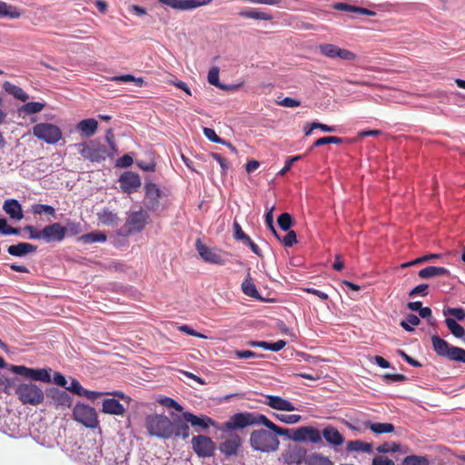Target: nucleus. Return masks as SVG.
<instances>
[{"label":"nucleus","instance_id":"dca6fc26","mask_svg":"<svg viewBox=\"0 0 465 465\" xmlns=\"http://www.w3.org/2000/svg\"><path fill=\"white\" fill-rule=\"evenodd\" d=\"M144 206L150 211H157L160 207L161 190L155 183H146L144 186Z\"/></svg>","mask_w":465,"mask_h":465},{"label":"nucleus","instance_id":"de8ad7c7","mask_svg":"<svg viewBox=\"0 0 465 465\" xmlns=\"http://www.w3.org/2000/svg\"><path fill=\"white\" fill-rule=\"evenodd\" d=\"M31 211L34 214L46 213L50 216L55 215V209L48 204L35 203L31 206Z\"/></svg>","mask_w":465,"mask_h":465},{"label":"nucleus","instance_id":"79ce46f5","mask_svg":"<svg viewBox=\"0 0 465 465\" xmlns=\"http://www.w3.org/2000/svg\"><path fill=\"white\" fill-rule=\"evenodd\" d=\"M305 465H333V463L328 457L315 452L306 457Z\"/></svg>","mask_w":465,"mask_h":465},{"label":"nucleus","instance_id":"e433bc0d","mask_svg":"<svg viewBox=\"0 0 465 465\" xmlns=\"http://www.w3.org/2000/svg\"><path fill=\"white\" fill-rule=\"evenodd\" d=\"M242 291L245 295L249 297L261 299L260 294L256 289L255 284L253 283L252 279L251 278L250 273L247 274V277L242 283Z\"/></svg>","mask_w":465,"mask_h":465},{"label":"nucleus","instance_id":"72a5a7b5","mask_svg":"<svg viewBox=\"0 0 465 465\" xmlns=\"http://www.w3.org/2000/svg\"><path fill=\"white\" fill-rule=\"evenodd\" d=\"M3 87L7 94L22 102H25L29 98L28 94L21 87L10 82H5Z\"/></svg>","mask_w":465,"mask_h":465},{"label":"nucleus","instance_id":"0eeeda50","mask_svg":"<svg viewBox=\"0 0 465 465\" xmlns=\"http://www.w3.org/2000/svg\"><path fill=\"white\" fill-rule=\"evenodd\" d=\"M34 135L48 144H54L62 138V131L53 124L40 123L33 127Z\"/></svg>","mask_w":465,"mask_h":465},{"label":"nucleus","instance_id":"69168bd1","mask_svg":"<svg viewBox=\"0 0 465 465\" xmlns=\"http://www.w3.org/2000/svg\"><path fill=\"white\" fill-rule=\"evenodd\" d=\"M287 234L281 239L285 247H292L297 242L296 232L294 231H287Z\"/></svg>","mask_w":465,"mask_h":465},{"label":"nucleus","instance_id":"864d4df0","mask_svg":"<svg viewBox=\"0 0 465 465\" xmlns=\"http://www.w3.org/2000/svg\"><path fill=\"white\" fill-rule=\"evenodd\" d=\"M0 233L3 235H18L20 230L8 225L6 219L0 218Z\"/></svg>","mask_w":465,"mask_h":465},{"label":"nucleus","instance_id":"c756f323","mask_svg":"<svg viewBox=\"0 0 465 465\" xmlns=\"http://www.w3.org/2000/svg\"><path fill=\"white\" fill-rule=\"evenodd\" d=\"M187 423L180 417L172 421V437L187 439L190 435V428Z\"/></svg>","mask_w":465,"mask_h":465},{"label":"nucleus","instance_id":"680f3d73","mask_svg":"<svg viewBox=\"0 0 465 465\" xmlns=\"http://www.w3.org/2000/svg\"><path fill=\"white\" fill-rule=\"evenodd\" d=\"M232 228L233 236L236 240L242 242L249 241V236L242 231L241 225L237 222L233 223Z\"/></svg>","mask_w":465,"mask_h":465},{"label":"nucleus","instance_id":"f704fd0d","mask_svg":"<svg viewBox=\"0 0 465 465\" xmlns=\"http://www.w3.org/2000/svg\"><path fill=\"white\" fill-rule=\"evenodd\" d=\"M207 79L210 84L219 87L222 90H235L237 88L235 85H226L220 83L218 67H212L210 69Z\"/></svg>","mask_w":465,"mask_h":465},{"label":"nucleus","instance_id":"5701e85b","mask_svg":"<svg viewBox=\"0 0 465 465\" xmlns=\"http://www.w3.org/2000/svg\"><path fill=\"white\" fill-rule=\"evenodd\" d=\"M3 210L12 220L20 221L24 218L22 205L15 199L5 200Z\"/></svg>","mask_w":465,"mask_h":465},{"label":"nucleus","instance_id":"393cba45","mask_svg":"<svg viewBox=\"0 0 465 465\" xmlns=\"http://www.w3.org/2000/svg\"><path fill=\"white\" fill-rule=\"evenodd\" d=\"M321 434L322 439L323 438L330 445L337 447L344 442L343 436L335 427L327 426L321 431Z\"/></svg>","mask_w":465,"mask_h":465},{"label":"nucleus","instance_id":"20e7f679","mask_svg":"<svg viewBox=\"0 0 465 465\" xmlns=\"http://www.w3.org/2000/svg\"><path fill=\"white\" fill-rule=\"evenodd\" d=\"M253 450L261 452H273L279 449L280 441L272 430L264 429L253 430L250 436Z\"/></svg>","mask_w":465,"mask_h":465},{"label":"nucleus","instance_id":"2f4dec72","mask_svg":"<svg viewBox=\"0 0 465 465\" xmlns=\"http://www.w3.org/2000/svg\"><path fill=\"white\" fill-rule=\"evenodd\" d=\"M333 8L339 11L353 12L358 15H364L368 16H374L376 13L367 8L351 5L346 3H336L333 5Z\"/></svg>","mask_w":465,"mask_h":465},{"label":"nucleus","instance_id":"6e6552de","mask_svg":"<svg viewBox=\"0 0 465 465\" xmlns=\"http://www.w3.org/2000/svg\"><path fill=\"white\" fill-rule=\"evenodd\" d=\"M147 219L148 215L144 211L131 212L126 218L124 227L120 230L119 234L126 236L143 231Z\"/></svg>","mask_w":465,"mask_h":465},{"label":"nucleus","instance_id":"6ab92c4d","mask_svg":"<svg viewBox=\"0 0 465 465\" xmlns=\"http://www.w3.org/2000/svg\"><path fill=\"white\" fill-rule=\"evenodd\" d=\"M183 418L186 422L194 427L196 431L207 430L210 426L214 425L213 420L206 415L197 416L192 412L184 411L183 412Z\"/></svg>","mask_w":465,"mask_h":465},{"label":"nucleus","instance_id":"a878e982","mask_svg":"<svg viewBox=\"0 0 465 465\" xmlns=\"http://www.w3.org/2000/svg\"><path fill=\"white\" fill-rule=\"evenodd\" d=\"M98 128V122L94 118L84 119L76 125V130L80 132L82 137L93 136Z\"/></svg>","mask_w":465,"mask_h":465},{"label":"nucleus","instance_id":"f3484780","mask_svg":"<svg viewBox=\"0 0 465 465\" xmlns=\"http://www.w3.org/2000/svg\"><path fill=\"white\" fill-rule=\"evenodd\" d=\"M195 246L199 255L205 262L214 264H223L225 262V260L223 258L219 250L209 248L208 246L202 243L199 239L196 241Z\"/></svg>","mask_w":465,"mask_h":465},{"label":"nucleus","instance_id":"4468645a","mask_svg":"<svg viewBox=\"0 0 465 465\" xmlns=\"http://www.w3.org/2000/svg\"><path fill=\"white\" fill-rule=\"evenodd\" d=\"M306 450L301 446H290L282 453L281 460L287 465H301L306 459Z\"/></svg>","mask_w":465,"mask_h":465},{"label":"nucleus","instance_id":"052dcab7","mask_svg":"<svg viewBox=\"0 0 465 465\" xmlns=\"http://www.w3.org/2000/svg\"><path fill=\"white\" fill-rule=\"evenodd\" d=\"M203 134L205 135V137L210 140L211 142H213V143H221V144H225L226 143V141H224L223 139L220 138L215 131L212 128H208V127H204L203 128Z\"/></svg>","mask_w":465,"mask_h":465},{"label":"nucleus","instance_id":"37998d69","mask_svg":"<svg viewBox=\"0 0 465 465\" xmlns=\"http://www.w3.org/2000/svg\"><path fill=\"white\" fill-rule=\"evenodd\" d=\"M445 324L451 332V334L456 338L463 339L465 337L464 328L460 324H459L454 319L446 318Z\"/></svg>","mask_w":465,"mask_h":465},{"label":"nucleus","instance_id":"1a4fd4ad","mask_svg":"<svg viewBox=\"0 0 465 465\" xmlns=\"http://www.w3.org/2000/svg\"><path fill=\"white\" fill-rule=\"evenodd\" d=\"M74 419L91 429L98 427L99 420L95 410L88 405L77 403L73 410Z\"/></svg>","mask_w":465,"mask_h":465},{"label":"nucleus","instance_id":"5fc2aeb1","mask_svg":"<svg viewBox=\"0 0 465 465\" xmlns=\"http://www.w3.org/2000/svg\"><path fill=\"white\" fill-rule=\"evenodd\" d=\"M443 314L445 316L450 315V316L454 317L455 321L456 320L462 321L465 319V310L460 307H457V308L448 307L447 309H445L443 311Z\"/></svg>","mask_w":465,"mask_h":465},{"label":"nucleus","instance_id":"f03ea898","mask_svg":"<svg viewBox=\"0 0 465 465\" xmlns=\"http://www.w3.org/2000/svg\"><path fill=\"white\" fill-rule=\"evenodd\" d=\"M81 156L93 163H101L107 158H112L114 154L107 148L106 145L101 143L97 140H90L76 144Z\"/></svg>","mask_w":465,"mask_h":465},{"label":"nucleus","instance_id":"39448f33","mask_svg":"<svg viewBox=\"0 0 465 465\" xmlns=\"http://www.w3.org/2000/svg\"><path fill=\"white\" fill-rule=\"evenodd\" d=\"M15 393L24 405L38 406L45 401L43 390L33 382H23L15 387Z\"/></svg>","mask_w":465,"mask_h":465},{"label":"nucleus","instance_id":"a211bd4d","mask_svg":"<svg viewBox=\"0 0 465 465\" xmlns=\"http://www.w3.org/2000/svg\"><path fill=\"white\" fill-rule=\"evenodd\" d=\"M120 187L127 193H134L141 186L140 176L134 172H125L119 178Z\"/></svg>","mask_w":465,"mask_h":465},{"label":"nucleus","instance_id":"58836bf2","mask_svg":"<svg viewBox=\"0 0 465 465\" xmlns=\"http://www.w3.org/2000/svg\"><path fill=\"white\" fill-rule=\"evenodd\" d=\"M239 15L242 17L257 19V20L271 21L272 19V16L270 14L262 12L259 9L244 10V11L240 12Z\"/></svg>","mask_w":465,"mask_h":465},{"label":"nucleus","instance_id":"09e8293b","mask_svg":"<svg viewBox=\"0 0 465 465\" xmlns=\"http://www.w3.org/2000/svg\"><path fill=\"white\" fill-rule=\"evenodd\" d=\"M402 465H430V462L424 456L410 455L404 458Z\"/></svg>","mask_w":465,"mask_h":465},{"label":"nucleus","instance_id":"338daca9","mask_svg":"<svg viewBox=\"0 0 465 465\" xmlns=\"http://www.w3.org/2000/svg\"><path fill=\"white\" fill-rule=\"evenodd\" d=\"M29 233V239L31 240H41L43 239V230L38 231L33 225H26L24 229Z\"/></svg>","mask_w":465,"mask_h":465},{"label":"nucleus","instance_id":"603ef678","mask_svg":"<svg viewBox=\"0 0 465 465\" xmlns=\"http://www.w3.org/2000/svg\"><path fill=\"white\" fill-rule=\"evenodd\" d=\"M275 418L286 424H295L302 420V416L298 414H280L274 413Z\"/></svg>","mask_w":465,"mask_h":465},{"label":"nucleus","instance_id":"e2e57ef3","mask_svg":"<svg viewBox=\"0 0 465 465\" xmlns=\"http://www.w3.org/2000/svg\"><path fill=\"white\" fill-rule=\"evenodd\" d=\"M65 389L78 396H82L83 392H84V388L80 384V382L76 379H72L71 384L69 386H66Z\"/></svg>","mask_w":465,"mask_h":465},{"label":"nucleus","instance_id":"ddd939ff","mask_svg":"<svg viewBox=\"0 0 465 465\" xmlns=\"http://www.w3.org/2000/svg\"><path fill=\"white\" fill-rule=\"evenodd\" d=\"M320 53L331 59H341L345 61H352L356 58V54L350 50L340 48L333 44H321L318 46Z\"/></svg>","mask_w":465,"mask_h":465},{"label":"nucleus","instance_id":"423d86ee","mask_svg":"<svg viewBox=\"0 0 465 465\" xmlns=\"http://www.w3.org/2000/svg\"><path fill=\"white\" fill-rule=\"evenodd\" d=\"M432 348L435 353L442 358L456 362H465V350L449 344L444 339L439 335L431 336Z\"/></svg>","mask_w":465,"mask_h":465},{"label":"nucleus","instance_id":"f8f14e48","mask_svg":"<svg viewBox=\"0 0 465 465\" xmlns=\"http://www.w3.org/2000/svg\"><path fill=\"white\" fill-rule=\"evenodd\" d=\"M292 440L296 442H311L314 444L322 443L321 431L311 426H303L292 429Z\"/></svg>","mask_w":465,"mask_h":465},{"label":"nucleus","instance_id":"cd10ccee","mask_svg":"<svg viewBox=\"0 0 465 465\" xmlns=\"http://www.w3.org/2000/svg\"><path fill=\"white\" fill-rule=\"evenodd\" d=\"M418 275L421 279H430L435 277H448L450 272L444 267L428 266L419 271Z\"/></svg>","mask_w":465,"mask_h":465},{"label":"nucleus","instance_id":"774afa93","mask_svg":"<svg viewBox=\"0 0 465 465\" xmlns=\"http://www.w3.org/2000/svg\"><path fill=\"white\" fill-rule=\"evenodd\" d=\"M428 287L429 286L426 283L419 284L409 292V296L411 298L417 295L426 296V290L428 289Z\"/></svg>","mask_w":465,"mask_h":465},{"label":"nucleus","instance_id":"9b49d317","mask_svg":"<svg viewBox=\"0 0 465 465\" xmlns=\"http://www.w3.org/2000/svg\"><path fill=\"white\" fill-rule=\"evenodd\" d=\"M192 447L193 451L200 458L213 457L216 449L215 443L213 441V440L210 437L204 435L193 437Z\"/></svg>","mask_w":465,"mask_h":465},{"label":"nucleus","instance_id":"a18cd8bd","mask_svg":"<svg viewBox=\"0 0 465 465\" xmlns=\"http://www.w3.org/2000/svg\"><path fill=\"white\" fill-rule=\"evenodd\" d=\"M82 232L80 223L68 220L64 226V236H75Z\"/></svg>","mask_w":465,"mask_h":465},{"label":"nucleus","instance_id":"0e129e2a","mask_svg":"<svg viewBox=\"0 0 465 465\" xmlns=\"http://www.w3.org/2000/svg\"><path fill=\"white\" fill-rule=\"evenodd\" d=\"M160 402L166 408H172L180 412L183 411V410L181 404H179L176 401L169 397H164L160 401Z\"/></svg>","mask_w":465,"mask_h":465},{"label":"nucleus","instance_id":"c03bdc74","mask_svg":"<svg viewBox=\"0 0 465 465\" xmlns=\"http://www.w3.org/2000/svg\"><path fill=\"white\" fill-rule=\"evenodd\" d=\"M45 106V103L40 102H29L25 104L19 108L20 113H25L26 114H34L41 112Z\"/></svg>","mask_w":465,"mask_h":465},{"label":"nucleus","instance_id":"bb28decb","mask_svg":"<svg viewBox=\"0 0 465 465\" xmlns=\"http://www.w3.org/2000/svg\"><path fill=\"white\" fill-rule=\"evenodd\" d=\"M37 247L29 242H19L17 244L10 245L7 248V252L15 257H25L29 253L36 251Z\"/></svg>","mask_w":465,"mask_h":465},{"label":"nucleus","instance_id":"412c9836","mask_svg":"<svg viewBox=\"0 0 465 465\" xmlns=\"http://www.w3.org/2000/svg\"><path fill=\"white\" fill-rule=\"evenodd\" d=\"M265 404L278 411H292L298 410L291 401L276 395H267Z\"/></svg>","mask_w":465,"mask_h":465},{"label":"nucleus","instance_id":"9d476101","mask_svg":"<svg viewBox=\"0 0 465 465\" xmlns=\"http://www.w3.org/2000/svg\"><path fill=\"white\" fill-rule=\"evenodd\" d=\"M9 370L13 373L24 376L31 381L51 382L50 371L47 369H33L24 365H11Z\"/></svg>","mask_w":465,"mask_h":465},{"label":"nucleus","instance_id":"3c124183","mask_svg":"<svg viewBox=\"0 0 465 465\" xmlns=\"http://www.w3.org/2000/svg\"><path fill=\"white\" fill-rule=\"evenodd\" d=\"M113 80L115 82H121V83H134L136 86H143V78H136L132 74H122L113 77Z\"/></svg>","mask_w":465,"mask_h":465},{"label":"nucleus","instance_id":"c9c22d12","mask_svg":"<svg viewBox=\"0 0 465 465\" xmlns=\"http://www.w3.org/2000/svg\"><path fill=\"white\" fill-rule=\"evenodd\" d=\"M21 12L14 5H8L4 1H0V18L9 17L12 19L19 18Z\"/></svg>","mask_w":465,"mask_h":465},{"label":"nucleus","instance_id":"b1692460","mask_svg":"<svg viewBox=\"0 0 465 465\" xmlns=\"http://www.w3.org/2000/svg\"><path fill=\"white\" fill-rule=\"evenodd\" d=\"M241 438L238 435H232L220 444V451L226 455H235L241 446Z\"/></svg>","mask_w":465,"mask_h":465},{"label":"nucleus","instance_id":"7ed1b4c3","mask_svg":"<svg viewBox=\"0 0 465 465\" xmlns=\"http://www.w3.org/2000/svg\"><path fill=\"white\" fill-rule=\"evenodd\" d=\"M148 433L159 439L172 438V420L163 414H150L144 420Z\"/></svg>","mask_w":465,"mask_h":465},{"label":"nucleus","instance_id":"6e6d98bb","mask_svg":"<svg viewBox=\"0 0 465 465\" xmlns=\"http://www.w3.org/2000/svg\"><path fill=\"white\" fill-rule=\"evenodd\" d=\"M109 465H129L127 460V454L124 451H117L115 458L108 457L105 458Z\"/></svg>","mask_w":465,"mask_h":465},{"label":"nucleus","instance_id":"8fccbe9b","mask_svg":"<svg viewBox=\"0 0 465 465\" xmlns=\"http://www.w3.org/2000/svg\"><path fill=\"white\" fill-rule=\"evenodd\" d=\"M420 322V320L415 314L407 315L406 319L401 322V326L407 331H413L412 326H417Z\"/></svg>","mask_w":465,"mask_h":465},{"label":"nucleus","instance_id":"13d9d810","mask_svg":"<svg viewBox=\"0 0 465 465\" xmlns=\"http://www.w3.org/2000/svg\"><path fill=\"white\" fill-rule=\"evenodd\" d=\"M341 143L342 138L337 136H324L317 139L313 143V147H318L329 143L340 144Z\"/></svg>","mask_w":465,"mask_h":465},{"label":"nucleus","instance_id":"aec40b11","mask_svg":"<svg viewBox=\"0 0 465 465\" xmlns=\"http://www.w3.org/2000/svg\"><path fill=\"white\" fill-rule=\"evenodd\" d=\"M43 240L46 242H62L64 239V226L59 223H54L43 229Z\"/></svg>","mask_w":465,"mask_h":465},{"label":"nucleus","instance_id":"4be33fe9","mask_svg":"<svg viewBox=\"0 0 465 465\" xmlns=\"http://www.w3.org/2000/svg\"><path fill=\"white\" fill-rule=\"evenodd\" d=\"M49 396L56 408H70L72 405V398L64 391L53 388L49 391Z\"/></svg>","mask_w":465,"mask_h":465},{"label":"nucleus","instance_id":"bf43d9fd","mask_svg":"<svg viewBox=\"0 0 465 465\" xmlns=\"http://www.w3.org/2000/svg\"><path fill=\"white\" fill-rule=\"evenodd\" d=\"M273 210H274V206H272L269 210H267V212L265 213V223L268 225V227L270 228V230L272 231V232L273 233V235L278 240H280V236L278 235L277 232L274 228V225H273Z\"/></svg>","mask_w":465,"mask_h":465},{"label":"nucleus","instance_id":"f257e3e1","mask_svg":"<svg viewBox=\"0 0 465 465\" xmlns=\"http://www.w3.org/2000/svg\"><path fill=\"white\" fill-rule=\"evenodd\" d=\"M252 425H264L272 430L276 437L284 436L287 439L292 440V429H285L277 426L270 420L265 415L254 412H239L235 413L225 423V428L228 430L244 429Z\"/></svg>","mask_w":465,"mask_h":465},{"label":"nucleus","instance_id":"4c0bfd02","mask_svg":"<svg viewBox=\"0 0 465 465\" xmlns=\"http://www.w3.org/2000/svg\"><path fill=\"white\" fill-rule=\"evenodd\" d=\"M97 218L102 224L108 226L116 224L118 221L117 214L108 209H103L99 212L97 213Z\"/></svg>","mask_w":465,"mask_h":465},{"label":"nucleus","instance_id":"a19ab883","mask_svg":"<svg viewBox=\"0 0 465 465\" xmlns=\"http://www.w3.org/2000/svg\"><path fill=\"white\" fill-rule=\"evenodd\" d=\"M347 450L349 451H361L365 453H371L372 445L371 443L363 442L360 440H351L347 444Z\"/></svg>","mask_w":465,"mask_h":465},{"label":"nucleus","instance_id":"c85d7f7f","mask_svg":"<svg viewBox=\"0 0 465 465\" xmlns=\"http://www.w3.org/2000/svg\"><path fill=\"white\" fill-rule=\"evenodd\" d=\"M102 411L112 415H123L125 412V409L118 400L108 398L103 401Z\"/></svg>","mask_w":465,"mask_h":465},{"label":"nucleus","instance_id":"49530a36","mask_svg":"<svg viewBox=\"0 0 465 465\" xmlns=\"http://www.w3.org/2000/svg\"><path fill=\"white\" fill-rule=\"evenodd\" d=\"M441 257V254H439V253H432V254H428V255H423V256H420L415 260H412L411 262H404L401 265V268H407V267H410V266H414V265H417V264H420V263H424V262H432L436 259H439Z\"/></svg>","mask_w":465,"mask_h":465},{"label":"nucleus","instance_id":"473e14b6","mask_svg":"<svg viewBox=\"0 0 465 465\" xmlns=\"http://www.w3.org/2000/svg\"><path fill=\"white\" fill-rule=\"evenodd\" d=\"M365 428L370 429L372 432L376 434L382 433H391L394 431V425L392 423H380V422H371L370 420H366L363 422Z\"/></svg>","mask_w":465,"mask_h":465},{"label":"nucleus","instance_id":"2eb2a0df","mask_svg":"<svg viewBox=\"0 0 465 465\" xmlns=\"http://www.w3.org/2000/svg\"><path fill=\"white\" fill-rule=\"evenodd\" d=\"M212 1L213 0H158L160 4L180 11H187L207 5L211 4Z\"/></svg>","mask_w":465,"mask_h":465},{"label":"nucleus","instance_id":"ea45409f","mask_svg":"<svg viewBox=\"0 0 465 465\" xmlns=\"http://www.w3.org/2000/svg\"><path fill=\"white\" fill-rule=\"evenodd\" d=\"M250 344L252 347H260L264 350L272 351H279L284 348L286 342L283 340H279L276 342H268V341H251Z\"/></svg>","mask_w":465,"mask_h":465},{"label":"nucleus","instance_id":"4d7b16f0","mask_svg":"<svg viewBox=\"0 0 465 465\" xmlns=\"http://www.w3.org/2000/svg\"><path fill=\"white\" fill-rule=\"evenodd\" d=\"M277 223L282 231H284V232L289 231L292 224V219L291 214L288 213H282L278 217Z\"/></svg>","mask_w":465,"mask_h":465},{"label":"nucleus","instance_id":"7c9ffc66","mask_svg":"<svg viewBox=\"0 0 465 465\" xmlns=\"http://www.w3.org/2000/svg\"><path fill=\"white\" fill-rule=\"evenodd\" d=\"M107 236L104 232L100 231H94L89 233L83 234L78 237L77 241L83 244H91L94 242H104Z\"/></svg>","mask_w":465,"mask_h":465}]
</instances>
